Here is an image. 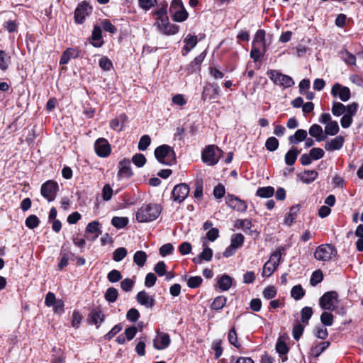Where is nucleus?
I'll use <instances>...</instances> for the list:
<instances>
[{
    "mask_svg": "<svg viewBox=\"0 0 363 363\" xmlns=\"http://www.w3.org/2000/svg\"><path fill=\"white\" fill-rule=\"evenodd\" d=\"M92 12V7L86 1H83L78 4L74 12V19L77 24H82Z\"/></svg>",
    "mask_w": 363,
    "mask_h": 363,
    "instance_id": "nucleus-7",
    "label": "nucleus"
},
{
    "mask_svg": "<svg viewBox=\"0 0 363 363\" xmlns=\"http://www.w3.org/2000/svg\"><path fill=\"white\" fill-rule=\"evenodd\" d=\"M300 208V204L294 205L290 208L289 212L284 219V223L286 225L291 226L294 223L299 213Z\"/></svg>",
    "mask_w": 363,
    "mask_h": 363,
    "instance_id": "nucleus-26",
    "label": "nucleus"
},
{
    "mask_svg": "<svg viewBox=\"0 0 363 363\" xmlns=\"http://www.w3.org/2000/svg\"><path fill=\"white\" fill-rule=\"evenodd\" d=\"M313 315V309L311 307L305 306L301 311V319L303 323H308V320Z\"/></svg>",
    "mask_w": 363,
    "mask_h": 363,
    "instance_id": "nucleus-50",
    "label": "nucleus"
},
{
    "mask_svg": "<svg viewBox=\"0 0 363 363\" xmlns=\"http://www.w3.org/2000/svg\"><path fill=\"white\" fill-rule=\"evenodd\" d=\"M279 140L273 136L268 138L265 142V147L270 152L277 150L279 147Z\"/></svg>",
    "mask_w": 363,
    "mask_h": 363,
    "instance_id": "nucleus-46",
    "label": "nucleus"
},
{
    "mask_svg": "<svg viewBox=\"0 0 363 363\" xmlns=\"http://www.w3.org/2000/svg\"><path fill=\"white\" fill-rule=\"evenodd\" d=\"M94 149L96 155L100 157H108L111 151L108 140L103 138H100L95 141Z\"/></svg>",
    "mask_w": 363,
    "mask_h": 363,
    "instance_id": "nucleus-14",
    "label": "nucleus"
},
{
    "mask_svg": "<svg viewBox=\"0 0 363 363\" xmlns=\"http://www.w3.org/2000/svg\"><path fill=\"white\" fill-rule=\"evenodd\" d=\"M329 345L330 342H321L311 347L310 354L314 358H317L325 350L329 347Z\"/></svg>",
    "mask_w": 363,
    "mask_h": 363,
    "instance_id": "nucleus-31",
    "label": "nucleus"
},
{
    "mask_svg": "<svg viewBox=\"0 0 363 363\" xmlns=\"http://www.w3.org/2000/svg\"><path fill=\"white\" fill-rule=\"evenodd\" d=\"M118 290L114 287L108 288L104 294L105 299L109 303L116 302L118 298Z\"/></svg>",
    "mask_w": 363,
    "mask_h": 363,
    "instance_id": "nucleus-39",
    "label": "nucleus"
},
{
    "mask_svg": "<svg viewBox=\"0 0 363 363\" xmlns=\"http://www.w3.org/2000/svg\"><path fill=\"white\" fill-rule=\"evenodd\" d=\"M89 43L94 48H101L104 44L102 36V28L96 24L94 26L91 35L88 38Z\"/></svg>",
    "mask_w": 363,
    "mask_h": 363,
    "instance_id": "nucleus-16",
    "label": "nucleus"
},
{
    "mask_svg": "<svg viewBox=\"0 0 363 363\" xmlns=\"http://www.w3.org/2000/svg\"><path fill=\"white\" fill-rule=\"evenodd\" d=\"M99 67L104 71H109L113 68V63L107 57H102L99 62Z\"/></svg>",
    "mask_w": 363,
    "mask_h": 363,
    "instance_id": "nucleus-58",
    "label": "nucleus"
},
{
    "mask_svg": "<svg viewBox=\"0 0 363 363\" xmlns=\"http://www.w3.org/2000/svg\"><path fill=\"white\" fill-rule=\"evenodd\" d=\"M127 250L126 248L121 247L116 249L113 252V259L115 262H121L123 259L127 255Z\"/></svg>",
    "mask_w": 363,
    "mask_h": 363,
    "instance_id": "nucleus-48",
    "label": "nucleus"
},
{
    "mask_svg": "<svg viewBox=\"0 0 363 363\" xmlns=\"http://www.w3.org/2000/svg\"><path fill=\"white\" fill-rule=\"evenodd\" d=\"M346 111V106L340 102L334 101L333 103L331 111L335 116H340L344 114Z\"/></svg>",
    "mask_w": 363,
    "mask_h": 363,
    "instance_id": "nucleus-41",
    "label": "nucleus"
},
{
    "mask_svg": "<svg viewBox=\"0 0 363 363\" xmlns=\"http://www.w3.org/2000/svg\"><path fill=\"white\" fill-rule=\"evenodd\" d=\"M174 250V248L172 243H167L160 247L159 249V253L162 257H166L172 255Z\"/></svg>",
    "mask_w": 363,
    "mask_h": 363,
    "instance_id": "nucleus-54",
    "label": "nucleus"
},
{
    "mask_svg": "<svg viewBox=\"0 0 363 363\" xmlns=\"http://www.w3.org/2000/svg\"><path fill=\"white\" fill-rule=\"evenodd\" d=\"M206 55V51L202 52L199 55L196 57L186 67L187 74H192L197 70H200V67Z\"/></svg>",
    "mask_w": 363,
    "mask_h": 363,
    "instance_id": "nucleus-21",
    "label": "nucleus"
},
{
    "mask_svg": "<svg viewBox=\"0 0 363 363\" xmlns=\"http://www.w3.org/2000/svg\"><path fill=\"white\" fill-rule=\"evenodd\" d=\"M40 220L35 215H30L25 220V224L29 229H35L39 225Z\"/></svg>",
    "mask_w": 363,
    "mask_h": 363,
    "instance_id": "nucleus-47",
    "label": "nucleus"
},
{
    "mask_svg": "<svg viewBox=\"0 0 363 363\" xmlns=\"http://www.w3.org/2000/svg\"><path fill=\"white\" fill-rule=\"evenodd\" d=\"M344 145V138L338 135L334 139L328 141L325 144V149L327 151H333L340 150Z\"/></svg>",
    "mask_w": 363,
    "mask_h": 363,
    "instance_id": "nucleus-22",
    "label": "nucleus"
},
{
    "mask_svg": "<svg viewBox=\"0 0 363 363\" xmlns=\"http://www.w3.org/2000/svg\"><path fill=\"white\" fill-rule=\"evenodd\" d=\"M311 136L315 138L318 142H321L325 140L326 135L323 133V128L320 125H312L308 130Z\"/></svg>",
    "mask_w": 363,
    "mask_h": 363,
    "instance_id": "nucleus-25",
    "label": "nucleus"
},
{
    "mask_svg": "<svg viewBox=\"0 0 363 363\" xmlns=\"http://www.w3.org/2000/svg\"><path fill=\"white\" fill-rule=\"evenodd\" d=\"M203 181L201 178L196 179L194 182L195 191L194 192V196L196 199H200L203 196Z\"/></svg>",
    "mask_w": 363,
    "mask_h": 363,
    "instance_id": "nucleus-44",
    "label": "nucleus"
},
{
    "mask_svg": "<svg viewBox=\"0 0 363 363\" xmlns=\"http://www.w3.org/2000/svg\"><path fill=\"white\" fill-rule=\"evenodd\" d=\"M154 155L157 162L162 164L172 166L177 163L174 148L168 145L164 144L157 147Z\"/></svg>",
    "mask_w": 363,
    "mask_h": 363,
    "instance_id": "nucleus-2",
    "label": "nucleus"
},
{
    "mask_svg": "<svg viewBox=\"0 0 363 363\" xmlns=\"http://www.w3.org/2000/svg\"><path fill=\"white\" fill-rule=\"evenodd\" d=\"M134 284L135 281L133 280L126 278L121 282V287L124 291L129 292L132 291Z\"/></svg>",
    "mask_w": 363,
    "mask_h": 363,
    "instance_id": "nucleus-64",
    "label": "nucleus"
},
{
    "mask_svg": "<svg viewBox=\"0 0 363 363\" xmlns=\"http://www.w3.org/2000/svg\"><path fill=\"white\" fill-rule=\"evenodd\" d=\"M162 212V207L157 203L143 204L136 212V220L139 223H148L156 220Z\"/></svg>",
    "mask_w": 363,
    "mask_h": 363,
    "instance_id": "nucleus-1",
    "label": "nucleus"
},
{
    "mask_svg": "<svg viewBox=\"0 0 363 363\" xmlns=\"http://www.w3.org/2000/svg\"><path fill=\"white\" fill-rule=\"evenodd\" d=\"M136 301L146 308H152L155 305L154 296H150L145 290L140 291L136 295Z\"/></svg>",
    "mask_w": 363,
    "mask_h": 363,
    "instance_id": "nucleus-17",
    "label": "nucleus"
},
{
    "mask_svg": "<svg viewBox=\"0 0 363 363\" xmlns=\"http://www.w3.org/2000/svg\"><path fill=\"white\" fill-rule=\"evenodd\" d=\"M58 189L59 186L57 182L48 180L42 184L40 193L48 201H52L55 199Z\"/></svg>",
    "mask_w": 363,
    "mask_h": 363,
    "instance_id": "nucleus-8",
    "label": "nucleus"
},
{
    "mask_svg": "<svg viewBox=\"0 0 363 363\" xmlns=\"http://www.w3.org/2000/svg\"><path fill=\"white\" fill-rule=\"evenodd\" d=\"M245 237L241 233L232 235L230 238V245L236 249L241 247L244 243Z\"/></svg>",
    "mask_w": 363,
    "mask_h": 363,
    "instance_id": "nucleus-42",
    "label": "nucleus"
},
{
    "mask_svg": "<svg viewBox=\"0 0 363 363\" xmlns=\"http://www.w3.org/2000/svg\"><path fill=\"white\" fill-rule=\"evenodd\" d=\"M333 315L327 311H324L320 315V321L323 326H331L333 323Z\"/></svg>",
    "mask_w": 363,
    "mask_h": 363,
    "instance_id": "nucleus-52",
    "label": "nucleus"
},
{
    "mask_svg": "<svg viewBox=\"0 0 363 363\" xmlns=\"http://www.w3.org/2000/svg\"><path fill=\"white\" fill-rule=\"evenodd\" d=\"M155 23L160 32L166 35L177 34L179 30V26L177 24H170L168 16L157 18Z\"/></svg>",
    "mask_w": 363,
    "mask_h": 363,
    "instance_id": "nucleus-6",
    "label": "nucleus"
},
{
    "mask_svg": "<svg viewBox=\"0 0 363 363\" xmlns=\"http://www.w3.org/2000/svg\"><path fill=\"white\" fill-rule=\"evenodd\" d=\"M189 186L186 183H181L176 185L172 191L171 199L179 203L185 200L189 194Z\"/></svg>",
    "mask_w": 363,
    "mask_h": 363,
    "instance_id": "nucleus-9",
    "label": "nucleus"
},
{
    "mask_svg": "<svg viewBox=\"0 0 363 363\" xmlns=\"http://www.w3.org/2000/svg\"><path fill=\"white\" fill-rule=\"evenodd\" d=\"M172 14V17L173 21L176 22H183L186 21L189 17V13L184 8V9H181L179 11H176L173 12Z\"/></svg>",
    "mask_w": 363,
    "mask_h": 363,
    "instance_id": "nucleus-40",
    "label": "nucleus"
},
{
    "mask_svg": "<svg viewBox=\"0 0 363 363\" xmlns=\"http://www.w3.org/2000/svg\"><path fill=\"white\" fill-rule=\"evenodd\" d=\"M338 294L335 291L325 292L319 299V305L323 310L334 311L333 301H337Z\"/></svg>",
    "mask_w": 363,
    "mask_h": 363,
    "instance_id": "nucleus-10",
    "label": "nucleus"
},
{
    "mask_svg": "<svg viewBox=\"0 0 363 363\" xmlns=\"http://www.w3.org/2000/svg\"><path fill=\"white\" fill-rule=\"evenodd\" d=\"M274 194V189L272 186H268L264 187H259L256 191V196L260 198H270Z\"/></svg>",
    "mask_w": 363,
    "mask_h": 363,
    "instance_id": "nucleus-35",
    "label": "nucleus"
},
{
    "mask_svg": "<svg viewBox=\"0 0 363 363\" xmlns=\"http://www.w3.org/2000/svg\"><path fill=\"white\" fill-rule=\"evenodd\" d=\"M100 227L101 223L97 220H94L88 223V225L86 227L85 232L86 233L95 234L93 239L95 240L99 237V235L102 233Z\"/></svg>",
    "mask_w": 363,
    "mask_h": 363,
    "instance_id": "nucleus-29",
    "label": "nucleus"
},
{
    "mask_svg": "<svg viewBox=\"0 0 363 363\" xmlns=\"http://www.w3.org/2000/svg\"><path fill=\"white\" fill-rule=\"evenodd\" d=\"M213 194L216 199H222L225 194V186L222 184H218L214 187Z\"/></svg>",
    "mask_w": 363,
    "mask_h": 363,
    "instance_id": "nucleus-62",
    "label": "nucleus"
},
{
    "mask_svg": "<svg viewBox=\"0 0 363 363\" xmlns=\"http://www.w3.org/2000/svg\"><path fill=\"white\" fill-rule=\"evenodd\" d=\"M220 88L217 84L208 83L203 88L201 94V100L215 99L219 94Z\"/></svg>",
    "mask_w": 363,
    "mask_h": 363,
    "instance_id": "nucleus-15",
    "label": "nucleus"
},
{
    "mask_svg": "<svg viewBox=\"0 0 363 363\" xmlns=\"http://www.w3.org/2000/svg\"><path fill=\"white\" fill-rule=\"evenodd\" d=\"M280 258L281 253L278 251L274 252L270 257V260L273 262H270V261H269L264 264L262 275L265 277H270L278 267Z\"/></svg>",
    "mask_w": 363,
    "mask_h": 363,
    "instance_id": "nucleus-11",
    "label": "nucleus"
},
{
    "mask_svg": "<svg viewBox=\"0 0 363 363\" xmlns=\"http://www.w3.org/2000/svg\"><path fill=\"white\" fill-rule=\"evenodd\" d=\"M269 78L274 82L284 88H289L294 85V80L289 75L282 74L281 72L275 69H269L267 72Z\"/></svg>",
    "mask_w": 363,
    "mask_h": 363,
    "instance_id": "nucleus-4",
    "label": "nucleus"
},
{
    "mask_svg": "<svg viewBox=\"0 0 363 363\" xmlns=\"http://www.w3.org/2000/svg\"><path fill=\"white\" fill-rule=\"evenodd\" d=\"M151 143V138L148 135H143L139 140L138 148L140 151H145Z\"/></svg>",
    "mask_w": 363,
    "mask_h": 363,
    "instance_id": "nucleus-53",
    "label": "nucleus"
},
{
    "mask_svg": "<svg viewBox=\"0 0 363 363\" xmlns=\"http://www.w3.org/2000/svg\"><path fill=\"white\" fill-rule=\"evenodd\" d=\"M301 150H297L296 147H292L285 155L284 156V160L285 163L291 166L294 164L297 160L298 155L300 154Z\"/></svg>",
    "mask_w": 363,
    "mask_h": 363,
    "instance_id": "nucleus-27",
    "label": "nucleus"
},
{
    "mask_svg": "<svg viewBox=\"0 0 363 363\" xmlns=\"http://www.w3.org/2000/svg\"><path fill=\"white\" fill-rule=\"evenodd\" d=\"M291 296L295 300H300L305 296V291L300 284L294 286L291 290Z\"/></svg>",
    "mask_w": 363,
    "mask_h": 363,
    "instance_id": "nucleus-43",
    "label": "nucleus"
},
{
    "mask_svg": "<svg viewBox=\"0 0 363 363\" xmlns=\"http://www.w3.org/2000/svg\"><path fill=\"white\" fill-rule=\"evenodd\" d=\"M309 155L312 160H318L324 156L325 152L320 147H313L310 150Z\"/></svg>",
    "mask_w": 363,
    "mask_h": 363,
    "instance_id": "nucleus-63",
    "label": "nucleus"
},
{
    "mask_svg": "<svg viewBox=\"0 0 363 363\" xmlns=\"http://www.w3.org/2000/svg\"><path fill=\"white\" fill-rule=\"evenodd\" d=\"M235 227L242 229L245 233L249 235H252V232H255L252 230V223L250 219H238L235 223Z\"/></svg>",
    "mask_w": 363,
    "mask_h": 363,
    "instance_id": "nucleus-28",
    "label": "nucleus"
},
{
    "mask_svg": "<svg viewBox=\"0 0 363 363\" xmlns=\"http://www.w3.org/2000/svg\"><path fill=\"white\" fill-rule=\"evenodd\" d=\"M307 132L303 129L297 130L295 133L289 137V142L290 144H298L303 141L307 137Z\"/></svg>",
    "mask_w": 363,
    "mask_h": 363,
    "instance_id": "nucleus-30",
    "label": "nucleus"
},
{
    "mask_svg": "<svg viewBox=\"0 0 363 363\" xmlns=\"http://www.w3.org/2000/svg\"><path fill=\"white\" fill-rule=\"evenodd\" d=\"M277 293V289L274 286H268L264 289L262 294L265 299L269 300L274 298Z\"/></svg>",
    "mask_w": 363,
    "mask_h": 363,
    "instance_id": "nucleus-56",
    "label": "nucleus"
},
{
    "mask_svg": "<svg viewBox=\"0 0 363 363\" xmlns=\"http://www.w3.org/2000/svg\"><path fill=\"white\" fill-rule=\"evenodd\" d=\"M11 64V56L4 50H0V69L5 72Z\"/></svg>",
    "mask_w": 363,
    "mask_h": 363,
    "instance_id": "nucleus-32",
    "label": "nucleus"
},
{
    "mask_svg": "<svg viewBox=\"0 0 363 363\" xmlns=\"http://www.w3.org/2000/svg\"><path fill=\"white\" fill-rule=\"evenodd\" d=\"M259 43L261 44H264V43H266L264 30H258L255 35L254 40H252V45H256V44Z\"/></svg>",
    "mask_w": 363,
    "mask_h": 363,
    "instance_id": "nucleus-60",
    "label": "nucleus"
},
{
    "mask_svg": "<svg viewBox=\"0 0 363 363\" xmlns=\"http://www.w3.org/2000/svg\"><path fill=\"white\" fill-rule=\"evenodd\" d=\"M297 176L303 183L308 184L317 179L318 173L315 170H304Z\"/></svg>",
    "mask_w": 363,
    "mask_h": 363,
    "instance_id": "nucleus-23",
    "label": "nucleus"
},
{
    "mask_svg": "<svg viewBox=\"0 0 363 363\" xmlns=\"http://www.w3.org/2000/svg\"><path fill=\"white\" fill-rule=\"evenodd\" d=\"M111 223L116 228L123 229L128 225L129 219L127 217L114 216L112 218Z\"/></svg>",
    "mask_w": 363,
    "mask_h": 363,
    "instance_id": "nucleus-33",
    "label": "nucleus"
},
{
    "mask_svg": "<svg viewBox=\"0 0 363 363\" xmlns=\"http://www.w3.org/2000/svg\"><path fill=\"white\" fill-rule=\"evenodd\" d=\"M250 55V57L254 60V62H259L260 59L263 57V54L260 51L259 48L254 45H252V49Z\"/></svg>",
    "mask_w": 363,
    "mask_h": 363,
    "instance_id": "nucleus-61",
    "label": "nucleus"
},
{
    "mask_svg": "<svg viewBox=\"0 0 363 363\" xmlns=\"http://www.w3.org/2000/svg\"><path fill=\"white\" fill-rule=\"evenodd\" d=\"M104 320V315L103 314L101 310L99 308H93L87 318V322L90 325H94L96 328H99V324H101Z\"/></svg>",
    "mask_w": 363,
    "mask_h": 363,
    "instance_id": "nucleus-18",
    "label": "nucleus"
},
{
    "mask_svg": "<svg viewBox=\"0 0 363 363\" xmlns=\"http://www.w3.org/2000/svg\"><path fill=\"white\" fill-rule=\"evenodd\" d=\"M234 279L227 274L216 277V287H218L220 291H228L232 286Z\"/></svg>",
    "mask_w": 363,
    "mask_h": 363,
    "instance_id": "nucleus-20",
    "label": "nucleus"
},
{
    "mask_svg": "<svg viewBox=\"0 0 363 363\" xmlns=\"http://www.w3.org/2000/svg\"><path fill=\"white\" fill-rule=\"evenodd\" d=\"M203 282V279L200 276L190 277L187 279V286L191 289L199 288Z\"/></svg>",
    "mask_w": 363,
    "mask_h": 363,
    "instance_id": "nucleus-51",
    "label": "nucleus"
},
{
    "mask_svg": "<svg viewBox=\"0 0 363 363\" xmlns=\"http://www.w3.org/2000/svg\"><path fill=\"white\" fill-rule=\"evenodd\" d=\"M146 161L145 155L141 153H137L132 157V162L138 167H143L145 164Z\"/></svg>",
    "mask_w": 363,
    "mask_h": 363,
    "instance_id": "nucleus-55",
    "label": "nucleus"
},
{
    "mask_svg": "<svg viewBox=\"0 0 363 363\" xmlns=\"http://www.w3.org/2000/svg\"><path fill=\"white\" fill-rule=\"evenodd\" d=\"M323 279V274L321 270L318 269L312 273L310 279V284L313 286H316L320 283Z\"/></svg>",
    "mask_w": 363,
    "mask_h": 363,
    "instance_id": "nucleus-49",
    "label": "nucleus"
},
{
    "mask_svg": "<svg viewBox=\"0 0 363 363\" xmlns=\"http://www.w3.org/2000/svg\"><path fill=\"white\" fill-rule=\"evenodd\" d=\"M275 349L279 354L281 362H286L288 360L287 354L290 350V346L286 344V342H277Z\"/></svg>",
    "mask_w": 363,
    "mask_h": 363,
    "instance_id": "nucleus-24",
    "label": "nucleus"
},
{
    "mask_svg": "<svg viewBox=\"0 0 363 363\" xmlns=\"http://www.w3.org/2000/svg\"><path fill=\"white\" fill-rule=\"evenodd\" d=\"M226 301L227 298L225 296H218L213 299L211 308L214 311H220L225 306Z\"/></svg>",
    "mask_w": 363,
    "mask_h": 363,
    "instance_id": "nucleus-34",
    "label": "nucleus"
},
{
    "mask_svg": "<svg viewBox=\"0 0 363 363\" xmlns=\"http://www.w3.org/2000/svg\"><path fill=\"white\" fill-rule=\"evenodd\" d=\"M133 175V172L131 169L130 161L124 158L119 162V170L117 173V177L130 178Z\"/></svg>",
    "mask_w": 363,
    "mask_h": 363,
    "instance_id": "nucleus-19",
    "label": "nucleus"
},
{
    "mask_svg": "<svg viewBox=\"0 0 363 363\" xmlns=\"http://www.w3.org/2000/svg\"><path fill=\"white\" fill-rule=\"evenodd\" d=\"M100 26L104 31L111 34H115L118 31L117 28L108 19L102 20Z\"/></svg>",
    "mask_w": 363,
    "mask_h": 363,
    "instance_id": "nucleus-45",
    "label": "nucleus"
},
{
    "mask_svg": "<svg viewBox=\"0 0 363 363\" xmlns=\"http://www.w3.org/2000/svg\"><path fill=\"white\" fill-rule=\"evenodd\" d=\"M225 203L230 208L238 212H245L247 208L246 202L233 194H228L225 196Z\"/></svg>",
    "mask_w": 363,
    "mask_h": 363,
    "instance_id": "nucleus-12",
    "label": "nucleus"
},
{
    "mask_svg": "<svg viewBox=\"0 0 363 363\" xmlns=\"http://www.w3.org/2000/svg\"><path fill=\"white\" fill-rule=\"evenodd\" d=\"M331 94L334 97L338 96L344 102L347 101L351 97L350 89L347 86H342L340 83H335L331 89Z\"/></svg>",
    "mask_w": 363,
    "mask_h": 363,
    "instance_id": "nucleus-13",
    "label": "nucleus"
},
{
    "mask_svg": "<svg viewBox=\"0 0 363 363\" xmlns=\"http://www.w3.org/2000/svg\"><path fill=\"white\" fill-rule=\"evenodd\" d=\"M337 250L332 244H323L319 245L314 252V257L317 260L328 262L337 255Z\"/></svg>",
    "mask_w": 363,
    "mask_h": 363,
    "instance_id": "nucleus-5",
    "label": "nucleus"
},
{
    "mask_svg": "<svg viewBox=\"0 0 363 363\" xmlns=\"http://www.w3.org/2000/svg\"><path fill=\"white\" fill-rule=\"evenodd\" d=\"M340 128L338 123L335 121H331L328 123L325 128V135H335L338 133Z\"/></svg>",
    "mask_w": 363,
    "mask_h": 363,
    "instance_id": "nucleus-37",
    "label": "nucleus"
},
{
    "mask_svg": "<svg viewBox=\"0 0 363 363\" xmlns=\"http://www.w3.org/2000/svg\"><path fill=\"white\" fill-rule=\"evenodd\" d=\"M157 4V0H138L139 6L145 11L150 10Z\"/></svg>",
    "mask_w": 363,
    "mask_h": 363,
    "instance_id": "nucleus-57",
    "label": "nucleus"
},
{
    "mask_svg": "<svg viewBox=\"0 0 363 363\" xmlns=\"http://www.w3.org/2000/svg\"><path fill=\"white\" fill-rule=\"evenodd\" d=\"M223 151L216 145H207L201 152L202 161L209 166L216 164L223 155Z\"/></svg>",
    "mask_w": 363,
    "mask_h": 363,
    "instance_id": "nucleus-3",
    "label": "nucleus"
},
{
    "mask_svg": "<svg viewBox=\"0 0 363 363\" xmlns=\"http://www.w3.org/2000/svg\"><path fill=\"white\" fill-rule=\"evenodd\" d=\"M147 254L145 252L142 250H138L135 252L133 255V262L135 263L138 267H142L144 266L147 261Z\"/></svg>",
    "mask_w": 363,
    "mask_h": 363,
    "instance_id": "nucleus-36",
    "label": "nucleus"
},
{
    "mask_svg": "<svg viewBox=\"0 0 363 363\" xmlns=\"http://www.w3.org/2000/svg\"><path fill=\"white\" fill-rule=\"evenodd\" d=\"M107 279L110 282L116 283L122 279V275L118 270L113 269L108 272Z\"/></svg>",
    "mask_w": 363,
    "mask_h": 363,
    "instance_id": "nucleus-59",
    "label": "nucleus"
},
{
    "mask_svg": "<svg viewBox=\"0 0 363 363\" xmlns=\"http://www.w3.org/2000/svg\"><path fill=\"white\" fill-rule=\"evenodd\" d=\"M128 117L125 114H121L118 118H113L110 122V127L115 130L121 131L123 129V125H122L120 128V122L121 121L124 123L127 121Z\"/></svg>",
    "mask_w": 363,
    "mask_h": 363,
    "instance_id": "nucleus-38",
    "label": "nucleus"
}]
</instances>
